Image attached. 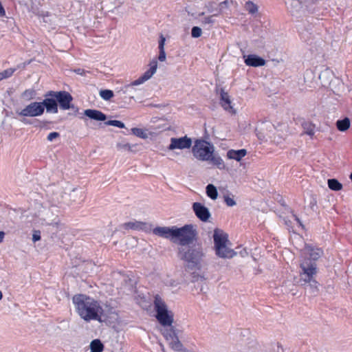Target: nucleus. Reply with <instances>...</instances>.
<instances>
[{"label": "nucleus", "instance_id": "1", "mask_svg": "<svg viewBox=\"0 0 352 352\" xmlns=\"http://www.w3.org/2000/svg\"><path fill=\"white\" fill-rule=\"evenodd\" d=\"M72 301L82 319L87 322L101 320L103 309L98 301L85 294L75 295Z\"/></svg>", "mask_w": 352, "mask_h": 352}, {"label": "nucleus", "instance_id": "2", "mask_svg": "<svg viewBox=\"0 0 352 352\" xmlns=\"http://www.w3.org/2000/svg\"><path fill=\"white\" fill-rule=\"evenodd\" d=\"M179 258L187 263V267L190 270L201 267V261L204 256L203 249L199 246H185L178 248Z\"/></svg>", "mask_w": 352, "mask_h": 352}, {"label": "nucleus", "instance_id": "3", "mask_svg": "<svg viewBox=\"0 0 352 352\" xmlns=\"http://www.w3.org/2000/svg\"><path fill=\"white\" fill-rule=\"evenodd\" d=\"M197 231L195 226L187 224L181 228L175 226L173 243L185 247L197 240Z\"/></svg>", "mask_w": 352, "mask_h": 352}, {"label": "nucleus", "instance_id": "4", "mask_svg": "<svg viewBox=\"0 0 352 352\" xmlns=\"http://www.w3.org/2000/svg\"><path fill=\"white\" fill-rule=\"evenodd\" d=\"M154 307L156 318L159 322L164 327L171 326L173 322V316L168 311L167 305L159 295L155 296Z\"/></svg>", "mask_w": 352, "mask_h": 352}, {"label": "nucleus", "instance_id": "5", "mask_svg": "<svg viewBox=\"0 0 352 352\" xmlns=\"http://www.w3.org/2000/svg\"><path fill=\"white\" fill-rule=\"evenodd\" d=\"M214 151L213 145L204 140H197L192 148L195 157L201 161H208Z\"/></svg>", "mask_w": 352, "mask_h": 352}, {"label": "nucleus", "instance_id": "6", "mask_svg": "<svg viewBox=\"0 0 352 352\" xmlns=\"http://www.w3.org/2000/svg\"><path fill=\"white\" fill-rule=\"evenodd\" d=\"M47 96H54L57 99V102L59 103L60 109L67 110L71 108V102L73 98L69 92L65 91H50L47 92Z\"/></svg>", "mask_w": 352, "mask_h": 352}, {"label": "nucleus", "instance_id": "7", "mask_svg": "<svg viewBox=\"0 0 352 352\" xmlns=\"http://www.w3.org/2000/svg\"><path fill=\"white\" fill-rule=\"evenodd\" d=\"M43 113V107L41 102H33L23 109L19 115L24 117H36Z\"/></svg>", "mask_w": 352, "mask_h": 352}, {"label": "nucleus", "instance_id": "8", "mask_svg": "<svg viewBox=\"0 0 352 352\" xmlns=\"http://www.w3.org/2000/svg\"><path fill=\"white\" fill-rule=\"evenodd\" d=\"M192 146V140L186 135L182 138H171L170 144L168 148L173 151L175 149L190 148Z\"/></svg>", "mask_w": 352, "mask_h": 352}, {"label": "nucleus", "instance_id": "9", "mask_svg": "<svg viewBox=\"0 0 352 352\" xmlns=\"http://www.w3.org/2000/svg\"><path fill=\"white\" fill-rule=\"evenodd\" d=\"M192 208L196 217L201 221L206 222L209 220L211 214L207 207L199 202H195Z\"/></svg>", "mask_w": 352, "mask_h": 352}, {"label": "nucleus", "instance_id": "10", "mask_svg": "<svg viewBox=\"0 0 352 352\" xmlns=\"http://www.w3.org/2000/svg\"><path fill=\"white\" fill-rule=\"evenodd\" d=\"M213 239L214 249H218L219 252L221 248H223L224 245L228 244L229 242L228 235L219 229H215L214 230Z\"/></svg>", "mask_w": 352, "mask_h": 352}, {"label": "nucleus", "instance_id": "11", "mask_svg": "<svg viewBox=\"0 0 352 352\" xmlns=\"http://www.w3.org/2000/svg\"><path fill=\"white\" fill-rule=\"evenodd\" d=\"M41 102L43 107V111L46 109L47 113H58V102L57 99L54 96H47L45 94V99Z\"/></svg>", "mask_w": 352, "mask_h": 352}, {"label": "nucleus", "instance_id": "12", "mask_svg": "<svg viewBox=\"0 0 352 352\" xmlns=\"http://www.w3.org/2000/svg\"><path fill=\"white\" fill-rule=\"evenodd\" d=\"M175 226L171 227H156L153 230V233L158 236L170 239L173 242Z\"/></svg>", "mask_w": 352, "mask_h": 352}, {"label": "nucleus", "instance_id": "13", "mask_svg": "<svg viewBox=\"0 0 352 352\" xmlns=\"http://www.w3.org/2000/svg\"><path fill=\"white\" fill-rule=\"evenodd\" d=\"M318 272L316 267L309 264V294L312 296H317L319 292L320 284L314 278V276Z\"/></svg>", "mask_w": 352, "mask_h": 352}, {"label": "nucleus", "instance_id": "14", "mask_svg": "<svg viewBox=\"0 0 352 352\" xmlns=\"http://www.w3.org/2000/svg\"><path fill=\"white\" fill-rule=\"evenodd\" d=\"M150 68L146 71L143 75L140 77L138 79L132 82V85H139L142 84L145 81L150 79L153 75L156 72L157 68V62L156 60H153L149 64Z\"/></svg>", "mask_w": 352, "mask_h": 352}, {"label": "nucleus", "instance_id": "15", "mask_svg": "<svg viewBox=\"0 0 352 352\" xmlns=\"http://www.w3.org/2000/svg\"><path fill=\"white\" fill-rule=\"evenodd\" d=\"M323 256V250L320 248L309 245V264L318 270V264Z\"/></svg>", "mask_w": 352, "mask_h": 352}, {"label": "nucleus", "instance_id": "16", "mask_svg": "<svg viewBox=\"0 0 352 352\" xmlns=\"http://www.w3.org/2000/svg\"><path fill=\"white\" fill-rule=\"evenodd\" d=\"M309 221L313 223H317L320 220V207L317 205V200L316 196L313 195L309 200Z\"/></svg>", "mask_w": 352, "mask_h": 352}, {"label": "nucleus", "instance_id": "17", "mask_svg": "<svg viewBox=\"0 0 352 352\" xmlns=\"http://www.w3.org/2000/svg\"><path fill=\"white\" fill-rule=\"evenodd\" d=\"M243 58L245 65L250 67H261L264 66L266 63L263 58L256 54L243 55Z\"/></svg>", "mask_w": 352, "mask_h": 352}, {"label": "nucleus", "instance_id": "18", "mask_svg": "<svg viewBox=\"0 0 352 352\" xmlns=\"http://www.w3.org/2000/svg\"><path fill=\"white\" fill-rule=\"evenodd\" d=\"M220 103L221 107L226 110L228 111L232 114L236 113L235 109L231 104V100L228 92H226L223 89L220 91Z\"/></svg>", "mask_w": 352, "mask_h": 352}, {"label": "nucleus", "instance_id": "19", "mask_svg": "<svg viewBox=\"0 0 352 352\" xmlns=\"http://www.w3.org/2000/svg\"><path fill=\"white\" fill-rule=\"evenodd\" d=\"M334 76L333 71L326 68L318 74V78L320 81L321 86L327 87L331 84V81Z\"/></svg>", "mask_w": 352, "mask_h": 352}, {"label": "nucleus", "instance_id": "20", "mask_svg": "<svg viewBox=\"0 0 352 352\" xmlns=\"http://www.w3.org/2000/svg\"><path fill=\"white\" fill-rule=\"evenodd\" d=\"M305 12L300 0H292L290 5V12L292 16L300 18Z\"/></svg>", "mask_w": 352, "mask_h": 352}, {"label": "nucleus", "instance_id": "21", "mask_svg": "<svg viewBox=\"0 0 352 352\" xmlns=\"http://www.w3.org/2000/svg\"><path fill=\"white\" fill-rule=\"evenodd\" d=\"M84 114L94 120L104 121L107 119V116L104 113L96 109H86L84 111Z\"/></svg>", "mask_w": 352, "mask_h": 352}, {"label": "nucleus", "instance_id": "22", "mask_svg": "<svg viewBox=\"0 0 352 352\" xmlns=\"http://www.w3.org/2000/svg\"><path fill=\"white\" fill-rule=\"evenodd\" d=\"M311 52L312 54L315 55V56H323L324 54V50L323 47L324 46V41L322 38H319L316 39V41L314 43H311Z\"/></svg>", "mask_w": 352, "mask_h": 352}, {"label": "nucleus", "instance_id": "23", "mask_svg": "<svg viewBox=\"0 0 352 352\" xmlns=\"http://www.w3.org/2000/svg\"><path fill=\"white\" fill-rule=\"evenodd\" d=\"M327 87L334 94L339 95L340 92L344 89V83L341 79L334 76L331 81V84Z\"/></svg>", "mask_w": 352, "mask_h": 352}, {"label": "nucleus", "instance_id": "24", "mask_svg": "<svg viewBox=\"0 0 352 352\" xmlns=\"http://www.w3.org/2000/svg\"><path fill=\"white\" fill-rule=\"evenodd\" d=\"M246 154L247 151L244 148L239 150L230 149L227 152V157L228 159L240 162L241 159L246 155Z\"/></svg>", "mask_w": 352, "mask_h": 352}, {"label": "nucleus", "instance_id": "25", "mask_svg": "<svg viewBox=\"0 0 352 352\" xmlns=\"http://www.w3.org/2000/svg\"><path fill=\"white\" fill-rule=\"evenodd\" d=\"M214 250L216 254L221 258H231L236 254L232 249L228 247L227 244L224 245L223 248H221L219 252L218 249Z\"/></svg>", "mask_w": 352, "mask_h": 352}, {"label": "nucleus", "instance_id": "26", "mask_svg": "<svg viewBox=\"0 0 352 352\" xmlns=\"http://www.w3.org/2000/svg\"><path fill=\"white\" fill-rule=\"evenodd\" d=\"M123 228L126 230L131 229L135 230H144L146 228V223L138 221H129L124 223Z\"/></svg>", "mask_w": 352, "mask_h": 352}, {"label": "nucleus", "instance_id": "27", "mask_svg": "<svg viewBox=\"0 0 352 352\" xmlns=\"http://www.w3.org/2000/svg\"><path fill=\"white\" fill-rule=\"evenodd\" d=\"M336 125L339 131L344 132L347 131L351 126L350 119L347 117H345L342 120H337Z\"/></svg>", "mask_w": 352, "mask_h": 352}, {"label": "nucleus", "instance_id": "28", "mask_svg": "<svg viewBox=\"0 0 352 352\" xmlns=\"http://www.w3.org/2000/svg\"><path fill=\"white\" fill-rule=\"evenodd\" d=\"M209 158L208 161L216 166L219 169L222 170L225 168L226 166L224 162L220 156L215 155L213 153Z\"/></svg>", "mask_w": 352, "mask_h": 352}, {"label": "nucleus", "instance_id": "29", "mask_svg": "<svg viewBox=\"0 0 352 352\" xmlns=\"http://www.w3.org/2000/svg\"><path fill=\"white\" fill-rule=\"evenodd\" d=\"M300 280L306 283L308 281V263L305 261L300 263Z\"/></svg>", "mask_w": 352, "mask_h": 352}, {"label": "nucleus", "instance_id": "30", "mask_svg": "<svg viewBox=\"0 0 352 352\" xmlns=\"http://www.w3.org/2000/svg\"><path fill=\"white\" fill-rule=\"evenodd\" d=\"M134 86L135 85H132V82L129 85H126L120 90H119L118 94H128L130 98H134V96L132 95L135 91Z\"/></svg>", "mask_w": 352, "mask_h": 352}, {"label": "nucleus", "instance_id": "31", "mask_svg": "<svg viewBox=\"0 0 352 352\" xmlns=\"http://www.w3.org/2000/svg\"><path fill=\"white\" fill-rule=\"evenodd\" d=\"M169 345L172 349L176 351H180L183 349V344L179 341L178 336H175L173 340L168 341Z\"/></svg>", "mask_w": 352, "mask_h": 352}, {"label": "nucleus", "instance_id": "32", "mask_svg": "<svg viewBox=\"0 0 352 352\" xmlns=\"http://www.w3.org/2000/svg\"><path fill=\"white\" fill-rule=\"evenodd\" d=\"M90 349L91 352H102L104 349V345L100 340L96 339L91 342Z\"/></svg>", "mask_w": 352, "mask_h": 352}, {"label": "nucleus", "instance_id": "33", "mask_svg": "<svg viewBox=\"0 0 352 352\" xmlns=\"http://www.w3.org/2000/svg\"><path fill=\"white\" fill-rule=\"evenodd\" d=\"M327 184L331 190L338 191L342 189V184L336 179H329Z\"/></svg>", "mask_w": 352, "mask_h": 352}, {"label": "nucleus", "instance_id": "34", "mask_svg": "<svg viewBox=\"0 0 352 352\" xmlns=\"http://www.w3.org/2000/svg\"><path fill=\"white\" fill-rule=\"evenodd\" d=\"M169 328H166L163 331V336L165 339L168 342L170 340H173V338L177 336L175 331V328L171 325L168 326Z\"/></svg>", "mask_w": 352, "mask_h": 352}, {"label": "nucleus", "instance_id": "35", "mask_svg": "<svg viewBox=\"0 0 352 352\" xmlns=\"http://www.w3.org/2000/svg\"><path fill=\"white\" fill-rule=\"evenodd\" d=\"M206 194L210 199L215 200L218 197L217 188L213 184H208L206 186Z\"/></svg>", "mask_w": 352, "mask_h": 352}, {"label": "nucleus", "instance_id": "36", "mask_svg": "<svg viewBox=\"0 0 352 352\" xmlns=\"http://www.w3.org/2000/svg\"><path fill=\"white\" fill-rule=\"evenodd\" d=\"M36 95V92L34 89H29L25 90L22 93L21 98L26 101H29V100H31L35 98Z\"/></svg>", "mask_w": 352, "mask_h": 352}, {"label": "nucleus", "instance_id": "37", "mask_svg": "<svg viewBox=\"0 0 352 352\" xmlns=\"http://www.w3.org/2000/svg\"><path fill=\"white\" fill-rule=\"evenodd\" d=\"M245 8L251 14H254L258 12V6L251 1L245 2Z\"/></svg>", "mask_w": 352, "mask_h": 352}, {"label": "nucleus", "instance_id": "38", "mask_svg": "<svg viewBox=\"0 0 352 352\" xmlns=\"http://www.w3.org/2000/svg\"><path fill=\"white\" fill-rule=\"evenodd\" d=\"M131 132L135 136L142 138L146 139L148 138V134L146 131L140 128H132Z\"/></svg>", "mask_w": 352, "mask_h": 352}, {"label": "nucleus", "instance_id": "39", "mask_svg": "<svg viewBox=\"0 0 352 352\" xmlns=\"http://www.w3.org/2000/svg\"><path fill=\"white\" fill-rule=\"evenodd\" d=\"M100 96L104 100H109L113 97V92L109 89H102L100 91Z\"/></svg>", "mask_w": 352, "mask_h": 352}, {"label": "nucleus", "instance_id": "40", "mask_svg": "<svg viewBox=\"0 0 352 352\" xmlns=\"http://www.w3.org/2000/svg\"><path fill=\"white\" fill-rule=\"evenodd\" d=\"M104 124L108 126H113L120 129H123L125 127V125L122 122L116 120H108Z\"/></svg>", "mask_w": 352, "mask_h": 352}, {"label": "nucleus", "instance_id": "41", "mask_svg": "<svg viewBox=\"0 0 352 352\" xmlns=\"http://www.w3.org/2000/svg\"><path fill=\"white\" fill-rule=\"evenodd\" d=\"M16 70V69H15V68H9L3 72H1L0 74H1V76L2 78V80L8 78L10 76H12Z\"/></svg>", "mask_w": 352, "mask_h": 352}, {"label": "nucleus", "instance_id": "42", "mask_svg": "<svg viewBox=\"0 0 352 352\" xmlns=\"http://www.w3.org/2000/svg\"><path fill=\"white\" fill-rule=\"evenodd\" d=\"M220 12H221V11L219 10L217 13L214 14L213 15H211V16H209L204 18L201 20V23L204 24V25L212 24L214 23L213 17L214 16L219 15L220 14Z\"/></svg>", "mask_w": 352, "mask_h": 352}, {"label": "nucleus", "instance_id": "43", "mask_svg": "<svg viewBox=\"0 0 352 352\" xmlns=\"http://www.w3.org/2000/svg\"><path fill=\"white\" fill-rule=\"evenodd\" d=\"M202 33L201 29L197 26H195L192 28L191 35L193 38H199L201 36Z\"/></svg>", "mask_w": 352, "mask_h": 352}, {"label": "nucleus", "instance_id": "44", "mask_svg": "<svg viewBox=\"0 0 352 352\" xmlns=\"http://www.w3.org/2000/svg\"><path fill=\"white\" fill-rule=\"evenodd\" d=\"M224 201L228 206L232 207L236 205V201L229 196L224 197Z\"/></svg>", "mask_w": 352, "mask_h": 352}, {"label": "nucleus", "instance_id": "45", "mask_svg": "<svg viewBox=\"0 0 352 352\" xmlns=\"http://www.w3.org/2000/svg\"><path fill=\"white\" fill-rule=\"evenodd\" d=\"M116 147L118 150H131V145L128 143L126 144H122V143H118L116 145Z\"/></svg>", "mask_w": 352, "mask_h": 352}, {"label": "nucleus", "instance_id": "46", "mask_svg": "<svg viewBox=\"0 0 352 352\" xmlns=\"http://www.w3.org/2000/svg\"><path fill=\"white\" fill-rule=\"evenodd\" d=\"M166 38L165 37L161 34L160 36V41H159V50H164V45H165Z\"/></svg>", "mask_w": 352, "mask_h": 352}, {"label": "nucleus", "instance_id": "47", "mask_svg": "<svg viewBox=\"0 0 352 352\" xmlns=\"http://www.w3.org/2000/svg\"><path fill=\"white\" fill-rule=\"evenodd\" d=\"M59 136H60L59 133H58V132H52V133H50L48 134L47 139L48 141L52 142L55 138H57Z\"/></svg>", "mask_w": 352, "mask_h": 352}, {"label": "nucleus", "instance_id": "48", "mask_svg": "<svg viewBox=\"0 0 352 352\" xmlns=\"http://www.w3.org/2000/svg\"><path fill=\"white\" fill-rule=\"evenodd\" d=\"M41 239V232L40 231H34L32 235V241L34 242L38 241Z\"/></svg>", "mask_w": 352, "mask_h": 352}, {"label": "nucleus", "instance_id": "49", "mask_svg": "<svg viewBox=\"0 0 352 352\" xmlns=\"http://www.w3.org/2000/svg\"><path fill=\"white\" fill-rule=\"evenodd\" d=\"M158 59L160 61L163 62L166 60V52L165 50H160V54L158 56Z\"/></svg>", "mask_w": 352, "mask_h": 352}, {"label": "nucleus", "instance_id": "50", "mask_svg": "<svg viewBox=\"0 0 352 352\" xmlns=\"http://www.w3.org/2000/svg\"><path fill=\"white\" fill-rule=\"evenodd\" d=\"M74 72L80 76H85L87 73H89L88 71L85 70L84 69L78 68L74 69Z\"/></svg>", "mask_w": 352, "mask_h": 352}, {"label": "nucleus", "instance_id": "51", "mask_svg": "<svg viewBox=\"0 0 352 352\" xmlns=\"http://www.w3.org/2000/svg\"><path fill=\"white\" fill-rule=\"evenodd\" d=\"M315 127V125L314 124H311L310 122H309V138H313V135H314V129Z\"/></svg>", "mask_w": 352, "mask_h": 352}, {"label": "nucleus", "instance_id": "52", "mask_svg": "<svg viewBox=\"0 0 352 352\" xmlns=\"http://www.w3.org/2000/svg\"><path fill=\"white\" fill-rule=\"evenodd\" d=\"M5 233L3 232H0V243H1L3 240Z\"/></svg>", "mask_w": 352, "mask_h": 352}, {"label": "nucleus", "instance_id": "53", "mask_svg": "<svg viewBox=\"0 0 352 352\" xmlns=\"http://www.w3.org/2000/svg\"><path fill=\"white\" fill-rule=\"evenodd\" d=\"M227 4H228L227 1H224L221 2V3H219V6H220L221 8H222L223 6H227Z\"/></svg>", "mask_w": 352, "mask_h": 352}, {"label": "nucleus", "instance_id": "54", "mask_svg": "<svg viewBox=\"0 0 352 352\" xmlns=\"http://www.w3.org/2000/svg\"><path fill=\"white\" fill-rule=\"evenodd\" d=\"M294 217H295V219H296V220L298 221V223L300 224V226H302V228H304V226L302 224V223H301V221H300V219H299L297 217H296V216H294Z\"/></svg>", "mask_w": 352, "mask_h": 352}, {"label": "nucleus", "instance_id": "55", "mask_svg": "<svg viewBox=\"0 0 352 352\" xmlns=\"http://www.w3.org/2000/svg\"><path fill=\"white\" fill-rule=\"evenodd\" d=\"M311 85H312L311 87H314V88H316V87L315 86V84H317V82H316L315 80H312V81L311 82Z\"/></svg>", "mask_w": 352, "mask_h": 352}, {"label": "nucleus", "instance_id": "56", "mask_svg": "<svg viewBox=\"0 0 352 352\" xmlns=\"http://www.w3.org/2000/svg\"><path fill=\"white\" fill-rule=\"evenodd\" d=\"M30 62H31V61L30 60V61H28V62H27V63H23V64H22V67H23V68H25V66H26L27 65H28V64H30Z\"/></svg>", "mask_w": 352, "mask_h": 352}, {"label": "nucleus", "instance_id": "57", "mask_svg": "<svg viewBox=\"0 0 352 352\" xmlns=\"http://www.w3.org/2000/svg\"><path fill=\"white\" fill-rule=\"evenodd\" d=\"M199 278H200L201 280H204V276H199L197 278V280H199Z\"/></svg>", "mask_w": 352, "mask_h": 352}, {"label": "nucleus", "instance_id": "58", "mask_svg": "<svg viewBox=\"0 0 352 352\" xmlns=\"http://www.w3.org/2000/svg\"><path fill=\"white\" fill-rule=\"evenodd\" d=\"M2 296H3L2 292L0 291V300L2 298Z\"/></svg>", "mask_w": 352, "mask_h": 352}, {"label": "nucleus", "instance_id": "59", "mask_svg": "<svg viewBox=\"0 0 352 352\" xmlns=\"http://www.w3.org/2000/svg\"><path fill=\"white\" fill-rule=\"evenodd\" d=\"M349 178H350V179H351V180L352 181V173L350 174Z\"/></svg>", "mask_w": 352, "mask_h": 352}]
</instances>
